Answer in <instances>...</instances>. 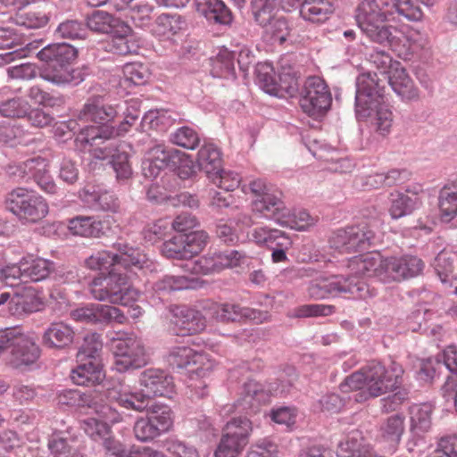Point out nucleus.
<instances>
[{
	"mask_svg": "<svg viewBox=\"0 0 457 457\" xmlns=\"http://www.w3.org/2000/svg\"><path fill=\"white\" fill-rule=\"evenodd\" d=\"M369 61L379 71V74L382 78H380L377 72H371V74H376L381 80L380 85L385 86V82L390 74V71H393L392 57L385 50H379L371 53L369 57ZM368 73H370V71Z\"/></svg>",
	"mask_w": 457,
	"mask_h": 457,
	"instance_id": "obj_58",
	"label": "nucleus"
},
{
	"mask_svg": "<svg viewBox=\"0 0 457 457\" xmlns=\"http://www.w3.org/2000/svg\"><path fill=\"white\" fill-rule=\"evenodd\" d=\"M5 205L23 223H36L49 212L46 201L40 195L24 187L11 191L7 195Z\"/></svg>",
	"mask_w": 457,
	"mask_h": 457,
	"instance_id": "obj_9",
	"label": "nucleus"
},
{
	"mask_svg": "<svg viewBox=\"0 0 457 457\" xmlns=\"http://www.w3.org/2000/svg\"><path fill=\"white\" fill-rule=\"evenodd\" d=\"M146 415L139 417L133 425V435L140 443L154 442L172 427L171 410L166 404L147 406Z\"/></svg>",
	"mask_w": 457,
	"mask_h": 457,
	"instance_id": "obj_10",
	"label": "nucleus"
},
{
	"mask_svg": "<svg viewBox=\"0 0 457 457\" xmlns=\"http://www.w3.org/2000/svg\"><path fill=\"white\" fill-rule=\"evenodd\" d=\"M141 391L131 393L123 389L119 383L120 391L111 390L109 396L120 406L138 412L149 405V399L156 396H169L174 388L173 378L160 369H147L139 378Z\"/></svg>",
	"mask_w": 457,
	"mask_h": 457,
	"instance_id": "obj_4",
	"label": "nucleus"
},
{
	"mask_svg": "<svg viewBox=\"0 0 457 457\" xmlns=\"http://www.w3.org/2000/svg\"><path fill=\"white\" fill-rule=\"evenodd\" d=\"M49 21L48 15L37 9L21 11L16 14L15 22L18 26L27 29H40Z\"/></svg>",
	"mask_w": 457,
	"mask_h": 457,
	"instance_id": "obj_51",
	"label": "nucleus"
},
{
	"mask_svg": "<svg viewBox=\"0 0 457 457\" xmlns=\"http://www.w3.org/2000/svg\"><path fill=\"white\" fill-rule=\"evenodd\" d=\"M278 446L268 439H262L252 445L245 457H277Z\"/></svg>",
	"mask_w": 457,
	"mask_h": 457,
	"instance_id": "obj_64",
	"label": "nucleus"
},
{
	"mask_svg": "<svg viewBox=\"0 0 457 457\" xmlns=\"http://www.w3.org/2000/svg\"><path fill=\"white\" fill-rule=\"evenodd\" d=\"M82 428L93 440L101 441L109 454L115 457H128L129 451L112 436V429L106 422L88 419L83 421Z\"/></svg>",
	"mask_w": 457,
	"mask_h": 457,
	"instance_id": "obj_22",
	"label": "nucleus"
},
{
	"mask_svg": "<svg viewBox=\"0 0 457 457\" xmlns=\"http://www.w3.org/2000/svg\"><path fill=\"white\" fill-rule=\"evenodd\" d=\"M103 349L101 336L97 333H88L84 337L83 344L77 353V361H101L100 353Z\"/></svg>",
	"mask_w": 457,
	"mask_h": 457,
	"instance_id": "obj_41",
	"label": "nucleus"
},
{
	"mask_svg": "<svg viewBox=\"0 0 457 457\" xmlns=\"http://www.w3.org/2000/svg\"><path fill=\"white\" fill-rule=\"evenodd\" d=\"M78 366L71 370V380L83 386H102L105 374L101 361H78Z\"/></svg>",
	"mask_w": 457,
	"mask_h": 457,
	"instance_id": "obj_30",
	"label": "nucleus"
},
{
	"mask_svg": "<svg viewBox=\"0 0 457 457\" xmlns=\"http://www.w3.org/2000/svg\"><path fill=\"white\" fill-rule=\"evenodd\" d=\"M20 36L10 28L0 27V49H13L0 54V64L10 63L15 60L26 57L27 50L23 47Z\"/></svg>",
	"mask_w": 457,
	"mask_h": 457,
	"instance_id": "obj_33",
	"label": "nucleus"
},
{
	"mask_svg": "<svg viewBox=\"0 0 457 457\" xmlns=\"http://www.w3.org/2000/svg\"><path fill=\"white\" fill-rule=\"evenodd\" d=\"M386 80L402 99L412 101L419 98V90L403 68L395 67L393 69Z\"/></svg>",
	"mask_w": 457,
	"mask_h": 457,
	"instance_id": "obj_35",
	"label": "nucleus"
},
{
	"mask_svg": "<svg viewBox=\"0 0 457 457\" xmlns=\"http://www.w3.org/2000/svg\"><path fill=\"white\" fill-rule=\"evenodd\" d=\"M223 430L246 446L249 443V436L253 431V426L246 417H237L227 422Z\"/></svg>",
	"mask_w": 457,
	"mask_h": 457,
	"instance_id": "obj_46",
	"label": "nucleus"
},
{
	"mask_svg": "<svg viewBox=\"0 0 457 457\" xmlns=\"http://www.w3.org/2000/svg\"><path fill=\"white\" fill-rule=\"evenodd\" d=\"M42 302L35 292L26 288L19 293L0 294V312L3 315L22 316L40 310Z\"/></svg>",
	"mask_w": 457,
	"mask_h": 457,
	"instance_id": "obj_19",
	"label": "nucleus"
},
{
	"mask_svg": "<svg viewBox=\"0 0 457 457\" xmlns=\"http://www.w3.org/2000/svg\"><path fill=\"white\" fill-rule=\"evenodd\" d=\"M0 280L9 287L25 282L24 264H10L0 269Z\"/></svg>",
	"mask_w": 457,
	"mask_h": 457,
	"instance_id": "obj_63",
	"label": "nucleus"
},
{
	"mask_svg": "<svg viewBox=\"0 0 457 457\" xmlns=\"http://www.w3.org/2000/svg\"><path fill=\"white\" fill-rule=\"evenodd\" d=\"M112 248L116 253L98 252L86 260L91 270H108L123 267L125 270H142L147 264L145 254L125 242H116Z\"/></svg>",
	"mask_w": 457,
	"mask_h": 457,
	"instance_id": "obj_7",
	"label": "nucleus"
},
{
	"mask_svg": "<svg viewBox=\"0 0 457 457\" xmlns=\"http://www.w3.org/2000/svg\"><path fill=\"white\" fill-rule=\"evenodd\" d=\"M438 205L442 220L449 222L457 215V184L445 185L441 188Z\"/></svg>",
	"mask_w": 457,
	"mask_h": 457,
	"instance_id": "obj_39",
	"label": "nucleus"
},
{
	"mask_svg": "<svg viewBox=\"0 0 457 457\" xmlns=\"http://www.w3.org/2000/svg\"><path fill=\"white\" fill-rule=\"evenodd\" d=\"M31 178L44 192L52 195L56 193L57 186L50 174L48 162L45 158L37 157Z\"/></svg>",
	"mask_w": 457,
	"mask_h": 457,
	"instance_id": "obj_40",
	"label": "nucleus"
},
{
	"mask_svg": "<svg viewBox=\"0 0 457 457\" xmlns=\"http://www.w3.org/2000/svg\"><path fill=\"white\" fill-rule=\"evenodd\" d=\"M431 407L428 404L413 405L410 408L411 429L415 434L427 432L431 426Z\"/></svg>",
	"mask_w": 457,
	"mask_h": 457,
	"instance_id": "obj_48",
	"label": "nucleus"
},
{
	"mask_svg": "<svg viewBox=\"0 0 457 457\" xmlns=\"http://www.w3.org/2000/svg\"><path fill=\"white\" fill-rule=\"evenodd\" d=\"M278 0H252L251 8L254 21L262 27L269 24L277 15Z\"/></svg>",
	"mask_w": 457,
	"mask_h": 457,
	"instance_id": "obj_47",
	"label": "nucleus"
},
{
	"mask_svg": "<svg viewBox=\"0 0 457 457\" xmlns=\"http://www.w3.org/2000/svg\"><path fill=\"white\" fill-rule=\"evenodd\" d=\"M282 8L290 12L291 8L299 7L300 16L311 22L320 23L328 19L334 12L329 0H281Z\"/></svg>",
	"mask_w": 457,
	"mask_h": 457,
	"instance_id": "obj_23",
	"label": "nucleus"
},
{
	"mask_svg": "<svg viewBox=\"0 0 457 457\" xmlns=\"http://www.w3.org/2000/svg\"><path fill=\"white\" fill-rule=\"evenodd\" d=\"M208 239L204 230L178 234L162 243V253L168 259L191 260L204 250Z\"/></svg>",
	"mask_w": 457,
	"mask_h": 457,
	"instance_id": "obj_14",
	"label": "nucleus"
},
{
	"mask_svg": "<svg viewBox=\"0 0 457 457\" xmlns=\"http://www.w3.org/2000/svg\"><path fill=\"white\" fill-rule=\"evenodd\" d=\"M75 332L71 326L62 322H52L42 336V344L49 349L62 350L72 344Z\"/></svg>",
	"mask_w": 457,
	"mask_h": 457,
	"instance_id": "obj_29",
	"label": "nucleus"
},
{
	"mask_svg": "<svg viewBox=\"0 0 457 457\" xmlns=\"http://www.w3.org/2000/svg\"><path fill=\"white\" fill-rule=\"evenodd\" d=\"M405 417L401 413H395L388 417L380 427L383 439L392 444H398L404 432Z\"/></svg>",
	"mask_w": 457,
	"mask_h": 457,
	"instance_id": "obj_43",
	"label": "nucleus"
},
{
	"mask_svg": "<svg viewBox=\"0 0 457 457\" xmlns=\"http://www.w3.org/2000/svg\"><path fill=\"white\" fill-rule=\"evenodd\" d=\"M112 340L115 369L119 372L145 366L148 361L144 342L133 334L120 332Z\"/></svg>",
	"mask_w": 457,
	"mask_h": 457,
	"instance_id": "obj_12",
	"label": "nucleus"
},
{
	"mask_svg": "<svg viewBox=\"0 0 457 457\" xmlns=\"http://www.w3.org/2000/svg\"><path fill=\"white\" fill-rule=\"evenodd\" d=\"M380 4L372 2L358 4L356 21L362 33L373 43L402 54L407 37L397 27L386 23L387 17L393 20L404 18L420 21L423 13L414 2L409 0H380Z\"/></svg>",
	"mask_w": 457,
	"mask_h": 457,
	"instance_id": "obj_1",
	"label": "nucleus"
},
{
	"mask_svg": "<svg viewBox=\"0 0 457 457\" xmlns=\"http://www.w3.org/2000/svg\"><path fill=\"white\" fill-rule=\"evenodd\" d=\"M337 457H371L369 445L362 437L352 436L338 445Z\"/></svg>",
	"mask_w": 457,
	"mask_h": 457,
	"instance_id": "obj_42",
	"label": "nucleus"
},
{
	"mask_svg": "<svg viewBox=\"0 0 457 457\" xmlns=\"http://www.w3.org/2000/svg\"><path fill=\"white\" fill-rule=\"evenodd\" d=\"M180 16L162 13L155 21L154 32L160 36L177 34L183 25Z\"/></svg>",
	"mask_w": 457,
	"mask_h": 457,
	"instance_id": "obj_56",
	"label": "nucleus"
},
{
	"mask_svg": "<svg viewBox=\"0 0 457 457\" xmlns=\"http://www.w3.org/2000/svg\"><path fill=\"white\" fill-rule=\"evenodd\" d=\"M37 58L46 62L40 71V77L55 85L71 82L76 84L84 80L81 71L71 69V63L77 57V50L69 44H50L43 47Z\"/></svg>",
	"mask_w": 457,
	"mask_h": 457,
	"instance_id": "obj_5",
	"label": "nucleus"
},
{
	"mask_svg": "<svg viewBox=\"0 0 457 457\" xmlns=\"http://www.w3.org/2000/svg\"><path fill=\"white\" fill-rule=\"evenodd\" d=\"M137 44L129 37H111L105 43V50L120 55H126L137 53Z\"/></svg>",
	"mask_w": 457,
	"mask_h": 457,
	"instance_id": "obj_62",
	"label": "nucleus"
},
{
	"mask_svg": "<svg viewBox=\"0 0 457 457\" xmlns=\"http://www.w3.org/2000/svg\"><path fill=\"white\" fill-rule=\"evenodd\" d=\"M403 374L402 366L395 361L389 369L379 362L370 361L361 370L346 377L340 389L343 393L356 391L354 401L362 403L370 397H378L395 389L402 382Z\"/></svg>",
	"mask_w": 457,
	"mask_h": 457,
	"instance_id": "obj_3",
	"label": "nucleus"
},
{
	"mask_svg": "<svg viewBox=\"0 0 457 457\" xmlns=\"http://www.w3.org/2000/svg\"><path fill=\"white\" fill-rule=\"evenodd\" d=\"M129 145L119 139L109 142L104 147L94 150V157L100 160L112 158V165L119 181H126L132 176V168L129 163L127 149Z\"/></svg>",
	"mask_w": 457,
	"mask_h": 457,
	"instance_id": "obj_20",
	"label": "nucleus"
},
{
	"mask_svg": "<svg viewBox=\"0 0 457 457\" xmlns=\"http://www.w3.org/2000/svg\"><path fill=\"white\" fill-rule=\"evenodd\" d=\"M68 228L73 235L100 237L104 234L103 222L93 216H77L69 220Z\"/></svg>",
	"mask_w": 457,
	"mask_h": 457,
	"instance_id": "obj_37",
	"label": "nucleus"
},
{
	"mask_svg": "<svg viewBox=\"0 0 457 457\" xmlns=\"http://www.w3.org/2000/svg\"><path fill=\"white\" fill-rule=\"evenodd\" d=\"M212 317L222 322L250 320L256 323H262L269 318L268 312L241 306L237 303L212 304Z\"/></svg>",
	"mask_w": 457,
	"mask_h": 457,
	"instance_id": "obj_25",
	"label": "nucleus"
},
{
	"mask_svg": "<svg viewBox=\"0 0 457 457\" xmlns=\"http://www.w3.org/2000/svg\"><path fill=\"white\" fill-rule=\"evenodd\" d=\"M251 192L254 195L253 211L262 217L274 220L278 224H287L285 218L287 207L282 201V193L263 179L250 183Z\"/></svg>",
	"mask_w": 457,
	"mask_h": 457,
	"instance_id": "obj_11",
	"label": "nucleus"
},
{
	"mask_svg": "<svg viewBox=\"0 0 457 457\" xmlns=\"http://www.w3.org/2000/svg\"><path fill=\"white\" fill-rule=\"evenodd\" d=\"M111 390L120 391L119 383L102 385L93 390L82 392L79 390L78 407L94 409L102 418L110 422H120L121 417L118 411L112 408L106 402H116L109 396Z\"/></svg>",
	"mask_w": 457,
	"mask_h": 457,
	"instance_id": "obj_16",
	"label": "nucleus"
},
{
	"mask_svg": "<svg viewBox=\"0 0 457 457\" xmlns=\"http://www.w3.org/2000/svg\"><path fill=\"white\" fill-rule=\"evenodd\" d=\"M242 394L241 404L244 409L258 408L261 403L265 401L267 395L262 386L254 380H249L244 384Z\"/></svg>",
	"mask_w": 457,
	"mask_h": 457,
	"instance_id": "obj_49",
	"label": "nucleus"
},
{
	"mask_svg": "<svg viewBox=\"0 0 457 457\" xmlns=\"http://www.w3.org/2000/svg\"><path fill=\"white\" fill-rule=\"evenodd\" d=\"M136 270H125L123 267L111 269L107 276L92 281L89 287L91 295L97 301L129 305L139 296V291L129 283V273H136Z\"/></svg>",
	"mask_w": 457,
	"mask_h": 457,
	"instance_id": "obj_6",
	"label": "nucleus"
},
{
	"mask_svg": "<svg viewBox=\"0 0 457 457\" xmlns=\"http://www.w3.org/2000/svg\"><path fill=\"white\" fill-rule=\"evenodd\" d=\"M113 19L114 17L106 12L95 11L87 17L85 26L87 30L107 34L112 30Z\"/></svg>",
	"mask_w": 457,
	"mask_h": 457,
	"instance_id": "obj_57",
	"label": "nucleus"
},
{
	"mask_svg": "<svg viewBox=\"0 0 457 457\" xmlns=\"http://www.w3.org/2000/svg\"><path fill=\"white\" fill-rule=\"evenodd\" d=\"M196 162L209 179L221 171L220 152L213 144H204L200 148Z\"/></svg>",
	"mask_w": 457,
	"mask_h": 457,
	"instance_id": "obj_38",
	"label": "nucleus"
},
{
	"mask_svg": "<svg viewBox=\"0 0 457 457\" xmlns=\"http://www.w3.org/2000/svg\"><path fill=\"white\" fill-rule=\"evenodd\" d=\"M116 107L105 104L100 96L87 99L77 114V119L85 122L105 123L112 120L117 115Z\"/></svg>",
	"mask_w": 457,
	"mask_h": 457,
	"instance_id": "obj_27",
	"label": "nucleus"
},
{
	"mask_svg": "<svg viewBox=\"0 0 457 457\" xmlns=\"http://www.w3.org/2000/svg\"><path fill=\"white\" fill-rule=\"evenodd\" d=\"M171 323L181 336L194 335L205 328L206 321L202 313L186 305H174L170 308Z\"/></svg>",
	"mask_w": 457,
	"mask_h": 457,
	"instance_id": "obj_24",
	"label": "nucleus"
},
{
	"mask_svg": "<svg viewBox=\"0 0 457 457\" xmlns=\"http://www.w3.org/2000/svg\"><path fill=\"white\" fill-rule=\"evenodd\" d=\"M349 274L353 281H362L361 277H376L384 283H386V258L383 259L378 253L359 255L352 258L348 264Z\"/></svg>",
	"mask_w": 457,
	"mask_h": 457,
	"instance_id": "obj_21",
	"label": "nucleus"
},
{
	"mask_svg": "<svg viewBox=\"0 0 457 457\" xmlns=\"http://www.w3.org/2000/svg\"><path fill=\"white\" fill-rule=\"evenodd\" d=\"M55 36L63 39H83L87 37V28L82 21L67 20L59 24Z\"/></svg>",
	"mask_w": 457,
	"mask_h": 457,
	"instance_id": "obj_52",
	"label": "nucleus"
},
{
	"mask_svg": "<svg viewBox=\"0 0 457 457\" xmlns=\"http://www.w3.org/2000/svg\"><path fill=\"white\" fill-rule=\"evenodd\" d=\"M114 139L113 127L87 126L80 129L76 137V142L84 148L87 145L94 147V149H92V154L94 155V150L96 148L104 147Z\"/></svg>",
	"mask_w": 457,
	"mask_h": 457,
	"instance_id": "obj_31",
	"label": "nucleus"
},
{
	"mask_svg": "<svg viewBox=\"0 0 457 457\" xmlns=\"http://www.w3.org/2000/svg\"><path fill=\"white\" fill-rule=\"evenodd\" d=\"M29 102L21 97L8 99L0 104V113L7 118H24L29 113Z\"/></svg>",
	"mask_w": 457,
	"mask_h": 457,
	"instance_id": "obj_54",
	"label": "nucleus"
},
{
	"mask_svg": "<svg viewBox=\"0 0 457 457\" xmlns=\"http://www.w3.org/2000/svg\"><path fill=\"white\" fill-rule=\"evenodd\" d=\"M167 361L174 369H187L191 379H193L192 376L194 374L197 377L206 376L212 369V365L204 354L187 346L171 348L167 356Z\"/></svg>",
	"mask_w": 457,
	"mask_h": 457,
	"instance_id": "obj_17",
	"label": "nucleus"
},
{
	"mask_svg": "<svg viewBox=\"0 0 457 457\" xmlns=\"http://www.w3.org/2000/svg\"><path fill=\"white\" fill-rule=\"evenodd\" d=\"M71 317L77 322L86 324H123L128 320L119 308L100 303H90L77 308L71 312Z\"/></svg>",
	"mask_w": 457,
	"mask_h": 457,
	"instance_id": "obj_18",
	"label": "nucleus"
},
{
	"mask_svg": "<svg viewBox=\"0 0 457 457\" xmlns=\"http://www.w3.org/2000/svg\"><path fill=\"white\" fill-rule=\"evenodd\" d=\"M454 262V254L445 251L439 253L435 258L433 266L443 283L450 281L453 276Z\"/></svg>",
	"mask_w": 457,
	"mask_h": 457,
	"instance_id": "obj_55",
	"label": "nucleus"
},
{
	"mask_svg": "<svg viewBox=\"0 0 457 457\" xmlns=\"http://www.w3.org/2000/svg\"><path fill=\"white\" fill-rule=\"evenodd\" d=\"M79 198L90 207L104 212H116L119 208L117 197L108 191H97L87 186L79 191Z\"/></svg>",
	"mask_w": 457,
	"mask_h": 457,
	"instance_id": "obj_34",
	"label": "nucleus"
},
{
	"mask_svg": "<svg viewBox=\"0 0 457 457\" xmlns=\"http://www.w3.org/2000/svg\"><path fill=\"white\" fill-rule=\"evenodd\" d=\"M308 293L310 297L314 299L342 295H348L353 298H363L369 294V287L365 282L353 281L352 277L345 275L320 276L310 282Z\"/></svg>",
	"mask_w": 457,
	"mask_h": 457,
	"instance_id": "obj_8",
	"label": "nucleus"
},
{
	"mask_svg": "<svg viewBox=\"0 0 457 457\" xmlns=\"http://www.w3.org/2000/svg\"><path fill=\"white\" fill-rule=\"evenodd\" d=\"M423 268L422 260L413 255L386 258V283L416 277L421 273Z\"/></svg>",
	"mask_w": 457,
	"mask_h": 457,
	"instance_id": "obj_26",
	"label": "nucleus"
},
{
	"mask_svg": "<svg viewBox=\"0 0 457 457\" xmlns=\"http://www.w3.org/2000/svg\"><path fill=\"white\" fill-rule=\"evenodd\" d=\"M177 154H179L178 150L168 149L163 145H155L147 150L145 156L153 160L159 167L165 169L170 164L175 165L174 159Z\"/></svg>",
	"mask_w": 457,
	"mask_h": 457,
	"instance_id": "obj_59",
	"label": "nucleus"
},
{
	"mask_svg": "<svg viewBox=\"0 0 457 457\" xmlns=\"http://www.w3.org/2000/svg\"><path fill=\"white\" fill-rule=\"evenodd\" d=\"M75 443L76 437L67 429L54 432L48 439L47 446L54 457H73L77 453Z\"/></svg>",
	"mask_w": 457,
	"mask_h": 457,
	"instance_id": "obj_36",
	"label": "nucleus"
},
{
	"mask_svg": "<svg viewBox=\"0 0 457 457\" xmlns=\"http://www.w3.org/2000/svg\"><path fill=\"white\" fill-rule=\"evenodd\" d=\"M265 32L278 41L280 45L286 42L289 36V27L287 19L283 16H274L269 24L263 27Z\"/></svg>",
	"mask_w": 457,
	"mask_h": 457,
	"instance_id": "obj_61",
	"label": "nucleus"
},
{
	"mask_svg": "<svg viewBox=\"0 0 457 457\" xmlns=\"http://www.w3.org/2000/svg\"><path fill=\"white\" fill-rule=\"evenodd\" d=\"M416 197L398 191L390 194L389 213L393 219H400L411 214L415 209Z\"/></svg>",
	"mask_w": 457,
	"mask_h": 457,
	"instance_id": "obj_44",
	"label": "nucleus"
},
{
	"mask_svg": "<svg viewBox=\"0 0 457 457\" xmlns=\"http://www.w3.org/2000/svg\"><path fill=\"white\" fill-rule=\"evenodd\" d=\"M332 97L323 79L308 78L301 91L299 104L303 111L311 117L323 116L330 108Z\"/></svg>",
	"mask_w": 457,
	"mask_h": 457,
	"instance_id": "obj_15",
	"label": "nucleus"
},
{
	"mask_svg": "<svg viewBox=\"0 0 457 457\" xmlns=\"http://www.w3.org/2000/svg\"><path fill=\"white\" fill-rule=\"evenodd\" d=\"M376 234L370 225L361 223L337 229L330 237L329 243L342 253H352L368 250L374 245Z\"/></svg>",
	"mask_w": 457,
	"mask_h": 457,
	"instance_id": "obj_13",
	"label": "nucleus"
},
{
	"mask_svg": "<svg viewBox=\"0 0 457 457\" xmlns=\"http://www.w3.org/2000/svg\"><path fill=\"white\" fill-rule=\"evenodd\" d=\"M25 282H38L48 278L54 270V263L48 260L37 258L29 263L24 262Z\"/></svg>",
	"mask_w": 457,
	"mask_h": 457,
	"instance_id": "obj_45",
	"label": "nucleus"
},
{
	"mask_svg": "<svg viewBox=\"0 0 457 457\" xmlns=\"http://www.w3.org/2000/svg\"><path fill=\"white\" fill-rule=\"evenodd\" d=\"M245 447V445L223 430L214 451V457H237Z\"/></svg>",
	"mask_w": 457,
	"mask_h": 457,
	"instance_id": "obj_53",
	"label": "nucleus"
},
{
	"mask_svg": "<svg viewBox=\"0 0 457 457\" xmlns=\"http://www.w3.org/2000/svg\"><path fill=\"white\" fill-rule=\"evenodd\" d=\"M170 141L177 145L193 150L199 145L200 137L195 129L184 126L170 135Z\"/></svg>",
	"mask_w": 457,
	"mask_h": 457,
	"instance_id": "obj_60",
	"label": "nucleus"
},
{
	"mask_svg": "<svg viewBox=\"0 0 457 457\" xmlns=\"http://www.w3.org/2000/svg\"><path fill=\"white\" fill-rule=\"evenodd\" d=\"M216 272L225 268H233L241 265L246 258L245 253L237 250L217 252L211 254Z\"/></svg>",
	"mask_w": 457,
	"mask_h": 457,
	"instance_id": "obj_50",
	"label": "nucleus"
},
{
	"mask_svg": "<svg viewBox=\"0 0 457 457\" xmlns=\"http://www.w3.org/2000/svg\"><path fill=\"white\" fill-rule=\"evenodd\" d=\"M40 356V349L35 341L22 334L11 351L10 364L16 369L29 366Z\"/></svg>",
	"mask_w": 457,
	"mask_h": 457,
	"instance_id": "obj_28",
	"label": "nucleus"
},
{
	"mask_svg": "<svg viewBox=\"0 0 457 457\" xmlns=\"http://www.w3.org/2000/svg\"><path fill=\"white\" fill-rule=\"evenodd\" d=\"M376 74L361 73L356 79L355 113L359 120H367L380 136L390 133L394 116L383 103L384 85Z\"/></svg>",
	"mask_w": 457,
	"mask_h": 457,
	"instance_id": "obj_2",
	"label": "nucleus"
},
{
	"mask_svg": "<svg viewBox=\"0 0 457 457\" xmlns=\"http://www.w3.org/2000/svg\"><path fill=\"white\" fill-rule=\"evenodd\" d=\"M195 10L209 21L228 25L233 16L229 8L221 0H194Z\"/></svg>",
	"mask_w": 457,
	"mask_h": 457,
	"instance_id": "obj_32",
	"label": "nucleus"
}]
</instances>
